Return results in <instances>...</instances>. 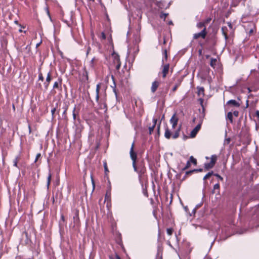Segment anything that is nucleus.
Here are the masks:
<instances>
[{
    "instance_id": "obj_1",
    "label": "nucleus",
    "mask_w": 259,
    "mask_h": 259,
    "mask_svg": "<svg viewBox=\"0 0 259 259\" xmlns=\"http://www.w3.org/2000/svg\"><path fill=\"white\" fill-rule=\"evenodd\" d=\"M180 131L181 126H179L174 132L166 127L165 129L164 137L167 139H169L171 138L176 139L179 137Z\"/></svg>"
},
{
    "instance_id": "obj_2",
    "label": "nucleus",
    "mask_w": 259,
    "mask_h": 259,
    "mask_svg": "<svg viewBox=\"0 0 259 259\" xmlns=\"http://www.w3.org/2000/svg\"><path fill=\"white\" fill-rule=\"evenodd\" d=\"M134 143L132 145L130 149V157L133 161V166L134 170L136 172H139L137 167H136V163L137 160V153L134 151Z\"/></svg>"
},
{
    "instance_id": "obj_3",
    "label": "nucleus",
    "mask_w": 259,
    "mask_h": 259,
    "mask_svg": "<svg viewBox=\"0 0 259 259\" xmlns=\"http://www.w3.org/2000/svg\"><path fill=\"white\" fill-rule=\"evenodd\" d=\"M217 156L215 155H211L210 162L205 163L204 165V168L206 169H209L212 168L217 161Z\"/></svg>"
},
{
    "instance_id": "obj_4",
    "label": "nucleus",
    "mask_w": 259,
    "mask_h": 259,
    "mask_svg": "<svg viewBox=\"0 0 259 259\" xmlns=\"http://www.w3.org/2000/svg\"><path fill=\"white\" fill-rule=\"evenodd\" d=\"M112 59H113V63L116 68L119 69L121 66L119 56L117 53L113 52L112 54Z\"/></svg>"
},
{
    "instance_id": "obj_5",
    "label": "nucleus",
    "mask_w": 259,
    "mask_h": 259,
    "mask_svg": "<svg viewBox=\"0 0 259 259\" xmlns=\"http://www.w3.org/2000/svg\"><path fill=\"white\" fill-rule=\"evenodd\" d=\"M178 120H179V119L178 118V117L176 115V114L175 113L172 116V117H171V118L170 119V123L171 124V125H172V130H174L176 128L177 124H178Z\"/></svg>"
},
{
    "instance_id": "obj_6",
    "label": "nucleus",
    "mask_w": 259,
    "mask_h": 259,
    "mask_svg": "<svg viewBox=\"0 0 259 259\" xmlns=\"http://www.w3.org/2000/svg\"><path fill=\"white\" fill-rule=\"evenodd\" d=\"M206 35V27H204V28L203 29V30L199 33H195L194 34V38L197 39L198 38L201 37L203 38H204L205 37V36Z\"/></svg>"
},
{
    "instance_id": "obj_7",
    "label": "nucleus",
    "mask_w": 259,
    "mask_h": 259,
    "mask_svg": "<svg viewBox=\"0 0 259 259\" xmlns=\"http://www.w3.org/2000/svg\"><path fill=\"white\" fill-rule=\"evenodd\" d=\"M169 69V65L168 64H165L163 66L162 69V77L165 78L167 74Z\"/></svg>"
},
{
    "instance_id": "obj_8",
    "label": "nucleus",
    "mask_w": 259,
    "mask_h": 259,
    "mask_svg": "<svg viewBox=\"0 0 259 259\" xmlns=\"http://www.w3.org/2000/svg\"><path fill=\"white\" fill-rule=\"evenodd\" d=\"M201 128V124H199L192 131L190 134L191 138H194Z\"/></svg>"
},
{
    "instance_id": "obj_9",
    "label": "nucleus",
    "mask_w": 259,
    "mask_h": 259,
    "mask_svg": "<svg viewBox=\"0 0 259 259\" xmlns=\"http://www.w3.org/2000/svg\"><path fill=\"white\" fill-rule=\"evenodd\" d=\"M159 85V83L157 81H154V82H152V86L151 88V90L152 93H154L156 91Z\"/></svg>"
},
{
    "instance_id": "obj_10",
    "label": "nucleus",
    "mask_w": 259,
    "mask_h": 259,
    "mask_svg": "<svg viewBox=\"0 0 259 259\" xmlns=\"http://www.w3.org/2000/svg\"><path fill=\"white\" fill-rule=\"evenodd\" d=\"M227 104L235 107L240 106V104L235 100H230L228 101L227 103Z\"/></svg>"
},
{
    "instance_id": "obj_11",
    "label": "nucleus",
    "mask_w": 259,
    "mask_h": 259,
    "mask_svg": "<svg viewBox=\"0 0 259 259\" xmlns=\"http://www.w3.org/2000/svg\"><path fill=\"white\" fill-rule=\"evenodd\" d=\"M157 119L156 118L153 119V125L152 126L149 127V134H151V133L153 132V130L156 124Z\"/></svg>"
},
{
    "instance_id": "obj_12",
    "label": "nucleus",
    "mask_w": 259,
    "mask_h": 259,
    "mask_svg": "<svg viewBox=\"0 0 259 259\" xmlns=\"http://www.w3.org/2000/svg\"><path fill=\"white\" fill-rule=\"evenodd\" d=\"M100 85L101 84H98L96 86V100L98 102L99 99V91L100 89Z\"/></svg>"
},
{
    "instance_id": "obj_13",
    "label": "nucleus",
    "mask_w": 259,
    "mask_h": 259,
    "mask_svg": "<svg viewBox=\"0 0 259 259\" xmlns=\"http://www.w3.org/2000/svg\"><path fill=\"white\" fill-rule=\"evenodd\" d=\"M197 93L198 96L203 97L204 96V90L203 87L197 88Z\"/></svg>"
},
{
    "instance_id": "obj_14",
    "label": "nucleus",
    "mask_w": 259,
    "mask_h": 259,
    "mask_svg": "<svg viewBox=\"0 0 259 259\" xmlns=\"http://www.w3.org/2000/svg\"><path fill=\"white\" fill-rule=\"evenodd\" d=\"M110 196H111V191L110 190H109L107 191L105 198V201L106 200H110Z\"/></svg>"
},
{
    "instance_id": "obj_15",
    "label": "nucleus",
    "mask_w": 259,
    "mask_h": 259,
    "mask_svg": "<svg viewBox=\"0 0 259 259\" xmlns=\"http://www.w3.org/2000/svg\"><path fill=\"white\" fill-rule=\"evenodd\" d=\"M51 80V74L50 72H49L47 74V76L46 78V81L48 82L47 86L48 87L49 85V84Z\"/></svg>"
},
{
    "instance_id": "obj_16",
    "label": "nucleus",
    "mask_w": 259,
    "mask_h": 259,
    "mask_svg": "<svg viewBox=\"0 0 259 259\" xmlns=\"http://www.w3.org/2000/svg\"><path fill=\"white\" fill-rule=\"evenodd\" d=\"M61 81H59V82L58 81H56L54 83V85H53V88L54 89H56V88H59V87L61 86Z\"/></svg>"
},
{
    "instance_id": "obj_17",
    "label": "nucleus",
    "mask_w": 259,
    "mask_h": 259,
    "mask_svg": "<svg viewBox=\"0 0 259 259\" xmlns=\"http://www.w3.org/2000/svg\"><path fill=\"white\" fill-rule=\"evenodd\" d=\"M227 118L229 119L231 122H233V113L231 112L228 113Z\"/></svg>"
},
{
    "instance_id": "obj_18",
    "label": "nucleus",
    "mask_w": 259,
    "mask_h": 259,
    "mask_svg": "<svg viewBox=\"0 0 259 259\" xmlns=\"http://www.w3.org/2000/svg\"><path fill=\"white\" fill-rule=\"evenodd\" d=\"M217 59H211V61H210V65L211 67H215V64H216V62H217Z\"/></svg>"
},
{
    "instance_id": "obj_19",
    "label": "nucleus",
    "mask_w": 259,
    "mask_h": 259,
    "mask_svg": "<svg viewBox=\"0 0 259 259\" xmlns=\"http://www.w3.org/2000/svg\"><path fill=\"white\" fill-rule=\"evenodd\" d=\"M190 163L192 162L195 165L197 164V160L195 158H194L192 156H190Z\"/></svg>"
},
{
    "instance_id": "obj_20",
    "label": "nucleus",
    "mask_w": 259,
    "mask_h": 259,
    "mask_svg": "<svg viewBox=\"0 0 259 259\" xmlns=\"http://www.w3.org/2000/svg\"><path fill=\"white\" fill-rule=\"evenodd\" d=\"M51 177H52V175L50 172L49 174V175H48V178H47V187H48V188H49V185L50 184L51 180Z\"/></svg>"
},
{
    "instance_id": "obj_21",
    "label": "nucleus",
    "mask_w": 259,
    "mask_h": 259,
    "mask_svg": "<svg viewBox=\"0 0 259 259\" xmlns=\"http://www.w3.org/2000/svg\"><path fill=\"white\" fill-rule=\"evenodd\" d=\"M197 26L199 28H204L205 27L204 22H199L197 24Z\"/></svg>"
},
{
    "instance_id": "obj_22",
    "label": "nucleus",
    "mask_w": 259,
    "mask_h": 259,
    "mask_svg": "<svg viewBox=\"0 0 259 259\" xmlns=\"http://www.w3.org/2000/svg\"><path fill=\"white\" fill-rule=\"evenodd\" d=\"M213 175V172L212 171H211V172H209L208 173H207L203 178V180H205L207 179H208L211 176H212Z\"/></svg>"
},
{
    "instance_id": "obj_23",
    "label": "nucleus",
    "mask_w": 259,
    "mask_h": 259,
    "mask_svg": "<svg viewBox=\"0 0 259 259\" xmlns=\"http://www.w3.org/2000/svg\"><path fill=\"white\" fill-rule=\"evenodd\" d=\"M191 166L190 161L189 160L187 161L186 166L182 169L183 170H185L188 168H189Z\"/></svg>"
},
{
    "instance_id": "obj_24",
    "label": "nucleus",
    "mask_w": 259,
    "mask_h": 259,
    "mask_svg": "<svg viewBox=\"0 0 259 259\" xmlns=\"http://www.w3.org/2000/svg\"><path fill=\"white\" fill-rule=\"evenodd\" d=\"M19 160V158L18 156L16 157L15 159L14 160L13 163H14V166L17 167V163Z\"/></svg>"
},
{
    "instance_id": "obj_25",
    "label": "nucleus",
    "mask_w": 259,
    "mask_h": 259,
    "mask_svg": "<svg viewBox=\"0 0 259 259\" xmlns=\"http://www.w3.org/2000/svg\"><path fill=\"white\" fill-rule=\"evenodd\" d=\"M226 27H223L222 28V30L223 31V33L225 37L226 38H227V32H226Z\"/></svg>"
},
{
    "instance_id": "obj_26",
    "label": "nucleus",
    "mask_w": 259,
    "mask_h": 259,
    "mask_svg": "<svg viewBox=\"0 0 259 259\" xmlns=\"http://www.w3.org/2000/svg\"><path fill=\"white\" fill-rule=\"evenodd\" d=\"M166 232L168 235H171L172 234L173 230L171 228H168L166 230Z\"/></svg>"
},
{
    "instance_id": "obj_27",
    "label": "nucleus",
    "mask_w": 259,
    "mask_h": 259,
    "mask_svg": "<svg viewBox=\"0 0 259 259\" xmlns=\"http://www.w3.org/2000/svg\"><path fill=\"white\" fill-rule=\"evenodd\" d=\"M163 54H164V59L165 60H167V51L166 50H164L163 51Z\"/></svg>"
},
{
    "instance_id": "obj_28",
    "label": "nucleus",
    "mask_w": 259,
    "mask_h": 259,
    "mask_svg": "<svg viewBox=\"0 0 259 259\" xmlns=\"http://www.w3.org/2000/svg\"><path fill=\"white\" fill-rule=\"evenodd\" d=\"M38 79L41 81L44 80V77L42 76V73H40L38 75Z\"/></svg>"
},
{
    "instance_id": "obj_29",
    "label": "nucleus",
    "mask_w": 259,
    "mask_h": 259,
    "mask_svg": "<svg viewBox=\"0 0 259 259\" xmlns=\"http://www.w3.org/2000/svg\"><path fill=\"white\" fill-rule=\"evenodd\" d=\"M227 24H228V26H229L230 29L232 31V29H233V26H232V25L231 23V22H228Z\"/></svg>"
},
{
    "instance_id": "obj_30",
    "label": "nucleus",
    "mask_w": 259,
    "mask_h": 259,
    "mask_svg": "<svg viewBox=\"0 0 259 259\" xmlns=\"http://www.w3.org/2000/svg\"><path fill=\"white\" fill-rule=\"evenodd\" d=\"M101 38L102 39H106V35L104 33V32H102L101 35Z\"/></svg>"
},
{
    "instance_id": "obj_31",
    "label": "nucleus",
    "mask_w": 259,
    "mask_h": 259,
    "mask_svg": "<svg viewBox=\"0 0 259 259\" xmlns=\"http://www.w3.org/2000/svg\"><path fill=\"white\" fill-rule=\"evenodd\" d=\"M104 167L105 171L106 172H108V168H107V164H106V162H105L104 163Z\"/></svg>"
},
{
    "instance_id": "obj_32",
    "label": "nucleus",
    "mask_w": 259,
    "mask_h": 259,
    "mask_svg": "<svg viewBox=\"0 0 259 259\" xmlns=\"http://www.w3.org/2000/svg\"><path fill=\"white\" fill-rule=\"evenodd\" d=\"M40 153H38L36 156V157H35V162H36L38 159V158L40 157Z\"/></svg>"
},
{
    "instance_id": "obj_33",
    "label": "nucleus",
    "mask_w": 259,
    "mask_h": 259,
    "mask_svg": "<svg viewBox=\"0 0 259 259\" xmlns=\"http://www.w3.org/2000/svg\"><path fill=\"white\" fill-rule=\"evenodd\" d=\"M220 187V185L219 184H216L214 185L213 188L214 189H218Z\"/></svg>"
},
{
    "instance_id": "obj_34",
    "label": "nucleus",
    "mask_w": 259,
    "mask_h": 259,
    "mask_svg": "<svg viewBox=\"0 0 259 259\" xmlns=\"http://www.w3.org/2000/svg\"><path fill=\"white\" fill-rule=\"evenodd\" d=\"M95 60V58H93L91 61V65L92 67L94 66V62Z\"/></svg>"
},
{
    "instance_id": "obj_35",
    "label": "nucleus",
    "mask_w": 259,
    "mask_h": 259,
    "mask_svg": "<svg viewBox=\"0 0 259 259\" xmlns=\"http://www.w3.org/2000/svg\"><path fill=\"white\" fill-rule=\"evenodd\" d=\"M238 112L237 111H235L234 112H233V115L234 116H235L236 117H237L238 116Z\"/></svg>"
},
{
    "instance_id": "obj_36",
    "label": "nucleus",
    "mask_w": 259,
    "mask_h": 259,
    "mask_svg": "<svg viewBox=\"0 0 259 259\" xmlns=\"http://www.w3.org/2000/svg\"><path fill=\"white\" fill-rule=\"evenodd\" d=\"M214 175L216 177H217L218 178V179H220L221 180H223V178L221 176H220V175H219L218 174H215Z\"/></svg>"
},
{
    "instance_id": "obj_37",
    "label": "nucleus",
    "mask_w": 259,
    "mask_h": 259,
    "mask_svg": "<svg viewBox=\"0 0 259 259\" xmlns=\"http://www.w3.org/2000/svg\"><path fill=\"white\" fill-rule=\"evenodd\" d=\"M210 20H211V19H210V18H208V19H207L205 20V22H204V23H205V24H207V23H209V22L210 21Z\"/></svg>"
},
{
    "instance_id": "obj_38",
    "label": "nucleus",
    "mask_w": 259,
    "mask_h": 259,
    "mask_svg": "<svg viewBox=\"0 0 259 259\" xmlns=\"http://www.w3.org/2000/svg\"><path fill=\"white\" fill-rule=\"evenodd\" d=\"M194 170H190V171H188L186 172V175H188L189 174H191L192 172H194Z\"/></svg>"
},
{
    "instance_id": "obj_39",
    "label": "nucleus",
    "mask_w": 259,
    "mask_h": 259,
    "mask_svg": "<svg viewBox=\"0 0 259 259\" xmlns=\"http://www.w3.org/2000/svg\"><path fill=\"white\" fill-rule=\"evenodd\" d=\"M178 85H179L178 84H176V85H175V87H174L173 88V89H172V91H173L174 92H175V91H176V90H177V88H178Z\"/></svg>"
},
{
    "instance_id": "obj_40",
    "label": "nucleus",
    "mask_w": 259,
    "mask_h": 259,
    "mask_svg": "<svg viewBox=\"0 0 259 259\" xmlns=\"http://www.w3.org/2000/svg\"><path fill=\"white\" fill-rule=\"evenodd\" d=\"M75 110V108H74L73 112V117L74 119H75V117H76L75 114L74 113Z\"/></svg>"
},
{
    "instance_id": "obj_41",
    "label": "nucleus",
    "mask_w": 259,
    "mask_h": 259,
    "mask_svg": "<svg viewBox=\"0 0 259 259\" xmlns=\"http://www.w3.org/2000/svg\"><path fill=\"white\" fill-rule=\"evenodd\" d=\"M166 16H167V14H163L161 15V18H165L166 17Z\"/></svg>"
},
{
    "instance_id": "obj_42",
    "label": "nucleus",
    "mask_w": 259,
    "mask_h": 259,
    "mask_svg": "<svg viewBox=\"0 0 259 259\" xmlns=\"http://www.w3.org/2000/svg\"><path fill=\"white\" fill-rule=\"evenodd\" d=\"M255 114H256V116L259 118V111L257 110L256 112H255Z\"/></svg>"
},
{
    "instance_id": "obj_43",
    "label": "nucleus",
    "mask_w": 259,
    "mask_h": 259,
    "mask_svg": "<svg viewBox=\"0 0 259 259\" xmlns=\"http://www.w3.org/2000/svg\"><path fill=\"white\" fill-rule=\"evenodd\" d=\"M20 27H21V28H20V29L19 30V31L20 32H22V28H24V27H23V26H21V25H20Z\"/></svg>"
},
{
    "instance_id": "obj_44",
    "label": "nucleus",
    "mask_w": 259,
    "mask_h": 259,
    "mask_svg": "<svg viewBox=\"0 0 259 259\" xmlns=\"http://www.w3.org/2000/svg\"><path fill=\"white\" fill-rule=\"evenodd\" d=\"M194 171H202V169H194Z\"/></svg>"
},
{
    "instance_id": "obj_45",
    "label": "nucleus",
    "mask_w": 259,
    "mask_h": 259,
    "mask_svg": "<svg viewBox=\"0 0 259 259\" xmlns=\"http://www.w3.org/2000/svg\"><path fill=\"white\" fill-rule=\"evenodd\" d=\"M55 111H56V109L55 108H54L52 110L51 112H52V114L53 115L54 114Z\"/></svg>"
},
{
    "instance_id": "obj_46",
    "label": "nucleus",
    "mask_w": 259,
    "mask_h": 259,
    "mask_svg": "<svg viewBox=\"0 0 259 259\" xmlns=\"http://www.w3.org/2000/svg\"><path fill=\"white\" fill-rule=\"evenodd\" d=\"M160 122L159 123V124H158V125L157 126V131H158V133L159 132V130H160Z\"/></svg>"
},
{
    "instance_id": "obj_47",
    "label": "nucleus",
    "mask_w": 259,
    "mask_h": 259,
    "mask_svg": "<svg viewBox=\"0 0 259 259\" xmlns=\"http://www.w3.org/2000/svg\"><path fill=\"white\" fill-rule=\"evenodd\" d=\"M103 106H104V108L105 109H106V104H104L103 105Z\"/></svg>"
},
{
    "instance_id": "obj_48",
    "label": "nucleus",
    "mask_w": 259,
    "mask_h": 259,
    "mask_svg": "<svg viewBox=\"0 0 259 259\" xmlns=\"http://www.w3.org/2000/svg\"><path fill=\"white\" fill-rule=\"evenodd\" d=\"M15 23L16 24H18V22L17 21H15Z\"/></svg>"
},
{
    "instance_id": "obj_49",
    "label": "nucleus",
    "mask_w": 259,
    "mask_h": 259,
    "mask_svg": "<svg viewBox=\"0 0 259 259\" xmlns=\"http://www.w3.org/2000/svg\"><path fill=\"white\" fill-rule=\"evenodd\" d=\"M157 259H162V256H160Z\"/></svg>"
},
{
    "instance_id": "obj_50",
    "label": "nucleus",
    "mask_w": 259,
    "mask_h": 259,
    "mask_svg": "<svg viewBox=\"0 0 259 259\" xmlns=\"http://www.w3.org/2000/svg\"><path fill=\"white\" fill-rule=\"evenodd\" d=\"M200 101H201V102L202 103V101H203V100L202 99H200Z\"/></svg>"
},
{
    "instance_id": "obj_51",
    "label": "nucleus",
    "mask_w": 259,
    "mask_h": 259,
    "mask_svg": "<svg viewBox=\"0 0 259 259\" xmlns=\"http://www.w3.org/2000/svg\"><path fill=\"white\" fill-rule=\"evenodd\" d=\"M66 112V109H65V110H64V114H65Z\"/></svg>"
},
{
    "instance_id": "obj_52",
    "label": "nucleus",
    "mask_w": 259,
    "mask_h": 259,
    "mask_svg": "<svg viewBox=\"0 0 259 259\" xmlns=\"http://www.w3.org/2000/svg\"><path fill=\"white\" fill-rule=\"evenodd\" d=\"M209 158L208 157H206V159H208Z\"/></svg>"
},
{
    "instance_id": "obj_53",
    "label": "nucleus",
    "mask_w": 259,
    "mask_h": 259,
    "mask_svg": "<svg viewBox=\"0 0 259 259\" xmlns=\"http://www.w3.org/2000/svg\"><path fill=\"white\" fill-rule=\"evenodd\" d=\"M117 259H120L119 256H117Z\"/></svg>"
},
{
    "instance_id": "obj_54",
    "label": "nucleus",
    "mask_w": 259,
    "mask_h": 259,
    "mask_svg": "<svg viewBox=\"0 0 259 259\" xmlns=\"http://www.w3.org/2000/svg\"><path fill=\"white\" fill-rule=\"evenodd\" d=\"M39 44H37L36 47H38L39 46Z\"/></svg>"
},
{
    "instance_id": "obj_55",
    "label": "nucleus",
    "mask_w": 259,
    "mask_h": 259,
    "mask_svg": "<svg viewBox=\"0 0 259 259\" xmlns=\"http://www.w3.org/2000/svg\"><path fill=\"white\" fill-rule=\"evenodd\" d=\"M64 218V217L63 215H62V219H63Z\"/></svg>"
}]
</instances>
